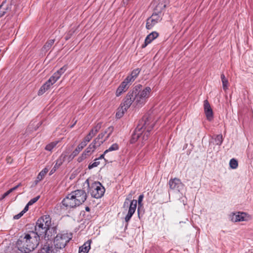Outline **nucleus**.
Returning a JSON list of instances; mask_svg holds the SVG:
<instances>
[{
	"instance_id": "obj_15",
	"label": "nucleus",
	"mask_w": 253,
	"mask_h": 253,
	"mask_svg": "<svg viewBox=\"0 0 253 253\" xmlns=\"http://www.w3.org/2000/svg\"><path fill=\"white\" fill-rule=\"evenodd\" d=\"M247 214L245 212H238L237 213H233V214L231 215L230 218L231 220L233 222H238L247 220Z\"/></svg>"
},
{
	"instance_id": "obj_11",
	"label": "nucleus",
	"mask_w": 253,
	"mask_h": 253,
	"mask_svg": "<svg viewBox=\"0 0 253 253\" xmlns=\"http://www.w3.org/2000/svg\"><path fill=\"white\" fill-rule=\"evenodd\" d=\"M134 100L135 98L133 97L130 90L127 93L121 104L125 107L126 108L128 109L132 104L134 106Z\"/></svg>"
},
{
	"instance_id": "obj_49",
	"label": "nucleus",
	"mask_w": 253,
	"mask_h": 253,
	"mask_svg": "<svg viewBox=\"0 0 253 253\" xmlns=\"http://www.w3.org/2000/svg\"><path fill=\"white\" fill-rule=\"evenodd\" d=\"M221 81L227 80V79H226L225 77V75L223 74H222L221 75Z\"/></svg>"
},
{
	"instance_id": "obj_18",
	"label": "nucleus",
	"mask_w": 253,
	"mask_h": 253,
	"mask_svg": "<svg viewBox=\"0 0 253 253\" xmlns=\"http://www.w3.org/2000/svg\"><path fill=\"white\" fill-rule=\"evenodd\" d=\"M91 240H87L84 245L79 248V253H87L90 249Z\"/></svg>"
},
{
	"instance_id": "obj_43",
	"label": "nucleus",
	"mask_w": 253,
	"mask_h": 253,
	"mask_svg": "<svg viewBox=\"0 0 253 253\" xmlns=\"http://www.w3.org/2000/svg\"><path fill=\"white\" fill-rule=\"evenodd\" d=\"M24 214V213L22 212V211H21L19 214H16L14 216L13 218L14 219H19Z\"/></svg>"
},
{
	"instance_id": "obj_20",
	"label": "nucleus",
	"mask_w": 253,
	"mask_h": 253,
	"mask_svg": "<svg viewBox=\"0 0 253 253\" xmlns=\"http://www.w3.org/2000/svg\"><path fill=\"white\" fill-rule=\"evenodd\" d=\"M55 83H52L51 81H49V79L46 82L45 84H44L42 87L40 88V90L38 91V95H42L44 92H45L47 90H48L50 86L54 84Z\"/></svg>"
},
{
	"instance_id": "obj_3",
	"label": "nucleus",
	"mask_w": 253,
	"mask_h": 253,
	"mask_svg": "<svg viewBox=\"0 0 253 253\" xmlns=\"http://www.w3.org/2000/svg\"><path fill=\"white\" fill-rule=\"evenodd\" d=\"M39 244L38 237L32 232L20 236L17 241L16 246L21 252L29 253L36 248Z\"/></svg>"
},
{
	"instance_id": "obj_5",
	"label": "nucleus",
	"mask_w": 253,
	"mask_h": 253,
	"mask_svg": "<svg viewBox=\"0 0 253 253\" xmlns=\"http://www.w3.org/2000/svg\"><path fill=\"white\" fill-rule=\"evenodd\" d=\"M71 239V234L59 233L54 237L53 242L54 248L50 246L48 244H45L43 247V250L46 253H57L60 250L64 248Z\"/></svg>"
},
{
	"instance_id": "obj_12",
	"label": "nucleus",
	"mask_w": 253,
	"mask_h": 253,
	"mask_svg": "<svg viewBox=\"0 0 253 253\" xmlns=\"http://www.w3.org/2000/svg\"><path fill=\"white\" fill-rule=\"evenodd\" d=\"M12 4L7 3L5 1H3L0 5V18L7 14L9 15L11 10Z\"/></svg>"
},
{
	"instance_id": "obj_6",
	"label": "nucleus",
	"mask_w": 253,
	"mask_h": 253,
	"mask_svg": "<svg viewBox=\"0 0 253 253\" xmlns=\"http://www.w3.org/2000/svg\"><path fill=\"white\" fill-rule=\"evenodd\" d=\"M144 198V196L143 194H141L139 196L138 201L136 200H131L132 198V195L131 194H128L126 199H125V201L123 205V208H127L129 206V209L128 211L127 214L126 216L125 219V221L127 223H128L129 220H130L132 216L135 212L136 207H137V203H138V209L137 211L139 213V209L142 206V201L143 199Z\"/></svg>"
},
{
	"instance_id": "obj_25",
	"label": "nucleus",
	"mask_w": 253,
	"mask_h": 253,
	"mask_svg": "<svg viewBox=\"0 0 253 253\" xmlns=\"http://www.w3.org/2000/svg\"><path fill=\"white\" fill-rule=\"evenodd\" d=\"M48 169L45 168L39 173L37 177V179L35 181L36 184H37L39 181H40L43 178V177H44L46 173L48 172Z\"/></svg>"
},
{
	"instance_id": "obj_32",
	"label": "nucleus",
	"mask_w": 253,
	"mask_h": 253,
	"mask_svg": "<svg viewBox=\"0 0 253 253\" xmlns=\"http://www.w3.org/2000/svg\"><path fill=\"white\" fill-rule=\"evenodd\" d=\"M119 148L118 144L117 143H114L108 149L104 151V154H106L110 151L118 150Z\"/></svg>"
},
{
	"instance_id": "obj_55",
	"label": "nucleus",
	"mask_w": 253,
	"mask_h": 253,
	"mask_svg": "<svg viewBox=\"0 0 253 253\" xmlns=\"http://www.w3.org/2000/svg\"><path fill=\"white\" fill-rule=\"evenodd\" d=\"M126 0V1H125V0H123V2H124V3H125V2L127 3V2L128 1V0Z\"/></svg>"
},
{
	"instance_id": "obj_41",
	"label": "nucleus",
	"mask_w": 253,
	"mask_h": 253,
	"mask_svg": "<svg viewBox=\"0 0 253 253\" xmlns=\"http://www.w3.org/2000/svg\"><path fill=\"white\" fill-rule=\"evenodd\" d=\"M40 196H38L32 199L31 200H30V201L28 203V205H30V206L32 205L33 204L36 203L40 199Z\"/></svg>"
},
{
	"instance_id": "obj_19",
	"label": "nucleus",
	"mask_w": 253,
	"mask_h": 253,
	"mask_svg": "<svg viewBox=\"0 0 253 253\" xmlns=\"http://www.w3.org/2000/svg\"><path fill=\"white\" fill-rule=\"evenodd\" d=\"M55 83H52L51 81H49V79L46 82L45 84H44L42 87L40 88V90L38 91V95H42L44 92H45L47 90H48L50 86L54 84Z\"/></svg>"
},
{
	"instance_id": "obj_13",
	"label": "nucleus",
	"mask_w": 253,
	"mask_h": 253,
	"mask_svg": "<svg viewBox=\"0 0 253 253\" xmlns=\"http://www.w3.org/2000/svg\"><path fill=\"white\" fill-rule=\"evenodd\" d=\"M129 77L127 78L121 84L120 86L117 88L116 95L117 96H119L121 94L125 92L128 88V84L130 82L129 81Z\"/></svg>"
},
{
	"instance_id": "obj_23",
	"label": "nucleus",
	"mask_w": 253,
	"mask_h": 253,
	"mask_svg": "<svg viewBox=\"0 0 253 253\" xmlns=\"http://www.w3.org/2000/svg\"><path fill=\"white\" fill-rule=\"evenodd\" d=\"M55 39L48 40L42 46V52H47L51 47L52 45L54 44Z\"/></svg>"
},
{
	"instance_id": "obj_48",
	"label": "nucleus",
	"mask_w": 253,
	"mask_h": 253,
	"mask_svg": "<svg viewBox=\"0 0 253 253\" xmlns=\"http://www.w3.org/2000/svg\"><path fill=\"white\" fill-rule=\"evenodd\" d=\"M60 166H58V164L57 163V162L55 163L54 167H53V168L55 169L56 170H57L59 167H60Z\"/></svg>"
},
{
	"instance_id": "obj_29",
	"label": "nucleus",
	"mask_w": 253,
	"mask_h": 253,
	"mask_svg": "<svg viewBox=\"0 0 253 253\" xmlns=\"http://www.w3.org/2000/svg\"><path fill=\"white\" fill-rule=\"evenodd\" d=\"M101 126L102 124L101 123H98L94 126L89 132L92 134V135L94 136L101 128Z\"/></svg>"
},
{
	"instance_id": "obj_14",
	"label": "nucleus",
	"mask_w": 253,
	"mask_h": 253,
	"mask_svg": "<svg viewBox=\"0 0 253 253\" xmlns=\"http://www.w3.org/2000/svg\"><path fill=\"white\" fill-rule=\"evenodd\" d=\"M204 107L207 120L210 121H211L213 119V112L208 100H205L204 101Z\"/></svg>"
},
{
	"instance_id": "obj_36",
	"label": "nucleus",
	"mask_w": 253,
	"mask_h": 253,
	"mask_svg": "<svg viewBox=\"0 0 253 253\" xmlns=\"http://www.w3.org/2000/svg\"><path fill=\"white\" fill-rule=\"evenodd\" d=\"M161 14V13H157L156 12H155V11H154V12L153 13V14H152V15L151 16L153 17V19H157V22L158 23L162 19V18H160Z\"/></svg>"
},
{
	"instance_id": "obj_26",
	"label": "nucleus",
	"mask_w": 253,
	"mask_h": 253,
	"mask_svg": "<svg viewBox=\"0 0 253 253\" xmlns=\"http://www.w3.org/2000/svg\"><path fill=\"white\" fill-rule=\"evenodd\" d=\"M68 157L66 153L63 152L56 161L58 166H61Z\"/></svg>"
},
{
	"instance_id": "obj_33",
	"label": "nucleus",
	"mask_w": 253,
	"mask_h": 253,
	"mask_svg": "<svg viewBox=\"0 0 253 253\" xmlns=\"http://www.w3.org/2000/svg\"><path fill=\"white\" fill-rule=\"evenodd\" d=\"M229 165L232 169H236L238 166V161L236 159L233 158L230 160Z\"/></svg>"
},
{
	"instance_id": "obj_42",
	"label": "nucleus",
	"mask_w": 253,
	"mask_h": 253,
	"mask_svg": "<svg viewBox=\"0 0 253 253\" xmlns=\"http://www.w3.org/2000/svg\"><path fill=\"white\" fill-rule=\"evenodd\" d=\"M67 69V67L66 65H64L63 67L61 68L59 70L57 71V72L60 74L61 75Z\"/></svg>"
},
{
	"instance_id": "obj_53",
	"label": "nucleus",
	"mask_w": 253,
	"mask_h": 253,
	"mask_svg": "<svg viewBox=\"0 0 253 253\" xmlns=\"http://www.w3.org/2000/svg\"><path fill=\"white\" fill-rule=\"evenodd\" d=\"M85 210L87 211H90V208L88 207H85Z\"/></svg>"
},
{
	"instance_id": "obj_34",
	"label": "nucleus",
	"mask_w": 253,
	"mask_h": 253,
	"mask_svg": "<svg viewBox=\"0 0 253 253\" xmlns=\"http://www.w3.org/2000/svg\"><path fill=\"white\" fill-rule=\"evenodd\" d=\"M93 137L92 134L89 132L88 134L84 138L82 141L84 145H86L87 143L89 142Z\"/></svg>"
},
{
	"instance_id": "obj_10",
	"label": "nucleus",
	"mask_w": 253,
	"mask_h": 253,
	"mask_svg": "<svg viewBox=\"0 0 253 253\" xmlns=\"http://www.w3.org/2000/svg\"><path fill=\"white\" fill-rule=\"evenodd\" d=\"M169 186L170 189L180 192L184 188V184L181 180L177 178L171 179L169 182Z\"/></svg>"
},
{
	"instance_id": "obj_27",
	"label": "nucleus",
	"mask_w": 253,
	"mask_h": 253,
	"mask_svg": "<svg viewBox=\"0 0 253 253\" xmlns=\"http://www.w3.org/2000/svg\"><path fill=\"white\" fill-rule=\"evenodd\" d=\"M86 145H84L82 142H81L78 146L77 147V148L73 151V156H77L79 153L82 150V149Z\"/></svg>"
},
{
	"instance_id": "obj_31",
	"label": "nucleus",
	"mask_w": 253,
	"mask_h": 253,
	"mask_svg": "<svg viewBox=\"0 0 253 253\" xmlns=\"http://www.w3.org/2000/svg\"><path fill=\"white\" fill-rule=\"evenodd\" d=\"M58 142V141H56L50 143L46 146L45 149L47 151H51L56 146Z\"/></svg>"
},
{
	"instance_id": "obj_30",
	"label": "nucleus",
	"mask_w": 253,
	"mask_h": 253,
	"mask_svg": "<svg viewBox=\"0 0 253 253\" xmlns=\"http://www.w3.org/2000/svg\"><path fill=\"white\" fill-rule=\"evenodd\" d=\"M61 75L57 71L49 78V81L55 83L60 77Z\"/></svg>"
},
{
	"instance_id": "obj_50",
	"label": "nucleus",
	"mask_w": 253,
	"mask_h": 253,
	"mask_svg": "<svg viewBox=\"0 0 253 253\" xmlns=\"http://www.w3.org/2000/svg\"><path fill=\"white\" fill-rule=\"evenodd\" d=\"M106 154H104V152L103 154H102L98 158H97L98 160L101 159H104V155Z\"/></svg>"
},
{
	"instance_id": "obj_8",
	"label": "nucleus",
	"mask_w": 253,
	"mask_h": 253,
	"mask_svg": "<svg viewBox=\"0 0 253 253\" xmlns=\"http://www.w3.org/2000/svg\"><path fill=\"white\" fill-rule=\"evenodd\" d=\"M85 182L87 183L88 192L90 193L92 197L98 199L104 195L105 189L100 182H94L90 185L88 179L85 181Z\"/></svg>"
},
{
	"instance_id": "obj_38",
	"label": "nucleus",
	"mask_w": 253,
	"mask_h": 253,
	"mask_svg": "<svg viewBox=\"0 0 253 253\" xmlns=\"http://www.w3.org/2000/svg\"><path fill=\"white\" fill-rule=\"evenodd\" d=\"M75 30L72 29L70 30L65 37V40L68 41L69 40L75 33Z\"/></svg>"
},
{
	"instance_id": "obj_4",
	"label": "nucleus",
	"mask_w": 253,
	"mask_h": 253,
	"mask_svg": "<svg viewBox=\"0 0 253 253\" xmlns=\"http://www.w3.org/2000/svg\"><path fill=\"white\" fill-rule=\"evenodd\" d=\"M87 194L84 190H77L69 194L62 201L66 209L75 208L82 205L86 200Z\"/></svg>"
},
{
	"instance_id": "obj_39",
	"label": "nucleus",
	"mask_w": 253,
	"mask_h": 253,
	"mask_svg": "<svg viewBox=\"0 0 253 253\" xmlns=\"http://www.w3.org/2000/svg\"><path fill=\"white\" fill-rule=\"evenodd\" d=\"M88 156L89 155L86 154V153L85 152H84L82 153V155L78 158V161L79 162H82L83 160L86 158V157Z\"/></svg>"
},
{
	"instance_id": "obj_54",
	"label": "nucleus",
	"mask_w": 253,
	"mask_h": 253,
	"mask_svg": "<svg viewBox=\"0 0 253 253\" xmlns=\"http://www.w3.org/2000/svg\"><path fill=\"white\" fill-rule=\"evenodd\" d=\"M42 253H46L43 250V248H42Z\"/></svg>"
},
{
	"instance_id": "obj_35",
	"label": "nucleus",
	"mask_w": 253,
	"mask_h": 253,
	"mask_svg": "<svg viewBox=\"0 0 253 253\" xmlns=\"http://www.w3.org/2000/svg\"><path fill=\"white\" fill-rule=\"evenodd\" d=\"M215 141L217 145H220L222 144V141H223V138H222V135H220V134L217 135L215 138Z\"/></svg>"
},
{
	"instance_id": "obj_17",
	"label": "nucleus",
	"mask_w": 253,
	"mask_h": 253,
	"mask_svg": "<svg viewBox=\"0 0 253 253\" xmlns=\"http://www.w3.org/2000/svg\"><path fill=\"white\" fill-rule=\"evenodd\" d=\"M100 145V143L98 142L97 140L94 139L84 152H85L86 154L90 155L94 151L97 147H99Z\"/></svg>"
},
{
	"instance_id": "obj_22",
	"label": "nucleus",
	"mask_w": 253,
	"mask_h": 253,
	"mask_svg": "<svg viewBox=\"0 0 253 253\" xmlns=\"http://www.w3.org/2000/svg\"><path fill=\"white\" fill-rule=\"evenodd\" d=\"M158 23L157 19H153V17H149L146 20V28L150 30Z\"/></svg>"
},
{
	"instance_id": "obj_24",
	"label": "nucleus",
	"mask_w": 253,
	"mask_h": 253,
	"mask_svg": "<svg viewBox=\"0 0 253 253\" xmlns=\"http://www.w3.org/2000/svg\"><path fill=\"white\" fill-rule=\"evenodd\" d=\"M128 109L126 108L125 107L120 105V106L118 108L117 112L116 113V117L118 119L122 118L124 115L125 113L126 112Z\"/></svg>"
},
{
	"instance_id": "obj_9",
	"label": "nucleus",
	"mask_w": 253,
	"mask_h": 253,
	"mask_svg": "<svg viewBox=\"0 0 253 253\" xmlns=\"http://www.w3.org/2000/svg\"><path fill=\"white\" fill-rule=\"evenodd\" d=\"M113 130L114 127L112 126H109L104 132L100 133L95 139L101 145L110 137Z\"/></svg>"
},
{
	"instance_id": "obj_46",
	"label": "nucleus",
	"mask_w": 253,
	"mask_h": 253,
	"mask_svg": "<svg viewBox=\"0 0 253 253\" xmlns=\"http://www.w3.org/2000/svg\"><path fill=\"white\" fill-rule=\"evenodd\" d=\"M30 205H28V203L27 204V205L25 207L24 209L22 211L23 213H25L27 211H28L29 209V206Z\"/></svg>"
},
{
	"instance_id": "obj_2",
	"label": "nucleus",
	"mask_w": 253,
	"mask_h": 253,
	"mask_svg": "<svg viewBox=\"0 0 253 253\" xmlns=\"http://www.w3.org/2000/svg\"><path fill=\"white\" fill-rule=\"evenodd\" d=\"M154 124L151 117L144 116L136 126L132 135L131 141L133 142L138 139L141 140L142 141L147 140L150 135V132L154 127Z\"/></svg>"
},
{
	"instance_id": "obj_47",
	"label": "nucleus",
	"mask_w": 253,
	"mask_h": 253,
	"mask_svg": "<svg viewBox=\"0 0 253 253\" xmlns=\"http://www.w3.org/2000/svg\"><path fill=\"white\" fill-rule=\"evenodd\" d=\"M75 156H73V153L68 157V161H71Z\"/></svg>"
},
{
	"instance_id": "obj_28",
	"label": "nucleus",
	"mask_w": 253,
	"mask_h": 253,
	"mask_svg": "<svg viewBox=\"0 0 253 253\" xmlns=\"http://www.w3.org/2000/svg\"><path fill=\"white\" fill-rule=\"evenodd\" d=\"M140 70L139 68H137L133 70L131 73V75L129 77L128 81L130 82L134 80L137 77L139 73H140Z\"/></svg>"
},
{
	"instance_id": "obj_37",
	"label": "nucleus",
	"mask_w": 253,
	"mask_h": 253,
	"mask_svg": "<svg viewBox=\"0 0 253 253\" xmlns=\"http://www.w3.org/2000/svg\"><path fill=\"white\" fill-rule=\"evenodd\" d=\"M98 159H96L95 162L92 164H90L88 167L89 169H91L93 168L97 167L100 164V162L98 161Z\"/></svg>"
},
{
	"instance_id": "obj_7",
	"label": "nucleus",
	"mask_w": 253,
	"mask_h": 253,
	"mask_svg": "<svg viewBox=\"0 0 253 253\" xmlns=\"http://www.w3.org/2000/svg\"><path fill=\"white\" fill-rule=\"evenodd\" d=\"M141 85L136 86L131 91V94L135 98L134 107H141L147 101L150 96V93L151 91V88L149 86H147L143 90H139Z\"/></svg>"
},
{
	"instance_id": "obj_44",
	"label": "nucleus",
	"mask_w": 253,
	"mask_h": 253,
	"mask_svg": "<svg viewBox=\"0 0 253 253\" xmlns=\"http://www.w3.org/2000/svg\"><path fill=\"white\" fill-rule=\"evenodd\" d=\"M11 193V191H10V190L9 189V190H8L7 192H6L5 193H4L2 196V197H1V199H3L4 198H5L6 197H7L9 194H10V193Z\"/></svg>"
},
{
	"instance_id": "obj_45",
	"label": "nucleus",
	"mask_w": 253,
	"mask_h": 253,
	"mask_svg": "<svg viewBox=\"0 0 253 253\" xmlns=\"http://www.w3.org/2000/svg\"><path fill=\"white\" fill-rule=\"evenodd\" d=\"M20 186H21V183H19V184H18L17 185L15 186V187L10 189V190L11 191V192H12L13 191L16 190Z\"/></svg>"
},
{
	"instance_id": "obj_51",
	"label": "nucleus",
	"mask_w": 253,
	"mask_h": 253,
	"mask_svg": "<svg viewBox=\"0 0 253 253\" xmlns=\"http://www.w3.org/2000/svg\"><path fill=\"white\" fill-rule=\"evenodd\" d=\"M56 170L54 169L53 168H52V169L51 170L50 172V175H51L52 173H53Z\"/></svg>"
},
{
	"instance_id": "obj_16",
	"label": "nucleus",
	"mask_w": 253,
	"mask_h": 253,
	"mask_svg": "<svg viewBox=\"0 0 253 253\" xmlns=\"http://www.w3.org/2000/svg\"><path fill=\"white\" fill-rule=\"evenodd\" d=\"M159 35V33L156 31L150 33L146 37L144 42L141 45V48H144L146 47L148 44L150 43L154 40L156 39Z\"/></svg>"
},
{
	"instance_id": "obj_1",
	"label": "nucleus",
	"mask_w": 253,
	"mask_h": 253,
	"mask_svg": "<svg viewBox=\"0 0 253 253\" xmlns=\"http://www.w3.org/2000/svg\"><path fill=\"white\" fill-rule=\"evenodd\" d=\"M51 220L49 215L41 217L37 221L35 228V234L38 237L44 238L45 240H50L56 234V229L51 227Z\"/></svg>"
},
{
	"instance_id": "obj_40",
	"label": "nucleus",
	"mask_w": 253,
	"mask_h": 253,
	"mask_svg": "<svg viewBox=\"0 0 253 253\" xmlns=\"http://www.w3.org/2000/svg\"><path fill=\"white\" fill-rule=\"evenodd\" d=\"M223 89L226 91L228 89V80H224L222 81Z\"/></svg>"
},
{
	"instance_id": "obj_21",
	"label": "nucleus",
	"mask_w": 253,
	"mask_h": 253,
	"mask_svg": "<svg viewBox=\"0 0 253 253\" xmlns=\"http://www.w3.org/2000/svg\"><path fill=\"white\" fill-rule=\"evenodd\" d=\"M167 6V0H164L162 2H159L155 7L154 11L155 12L162 13L163 10H164Z\"/></svg>"
},
{
	"instance_id": "obj_52",
	"label": "nucleus",
	"mask_w": 253,
	"mask_h": 253,
	"mask_svg": "<svg viewBox=\"0 0 253 253\" xmlns=\"http://www.w3.org/2000/svg\"><path fill=\"white\" fill-rule=\"evenodd\" d=\"M76 122H77V121H76L75 122V123H74L73 125H72L70 126V128H73V127H74V126L75 125V124H76Z\"/></svg>"
}]
</instances>
